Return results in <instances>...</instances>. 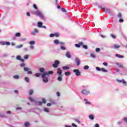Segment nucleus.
<instances>
[{
    "instance_id": "3",
    "label": "nucleus",
    "mask_w": 127,
    "mask_h": 127,
    "mask_svg": "<svg viewBox=\"0 0 127 127\" xmlns=\"http://www.w3.org/2000/svg\"><path fill=\"white\" fill-rule=\"evenodd\" d=\"M82 88L83 89L82 90L81 93H82L84 95H88V94H90V91L85 89L87 88V86H83Z\"/></svg>"
},
{
    "instance_id": "15",
    "label": "nucleus",
    "mask_w": 127,
    "mask_h": 127,
    "mask_svg": "<svg viewBox=\"0 0 127 127\" xmlns=\"http://www.w3.org/2000/svg\"><path fill=\"white\" fill-rule=\"evenodd\" d=\"M54 43L55 44H56V45H58V44H59V43H60L59 40H55L54 41Z\"/></svg>"
},
{
    "instance_id": "14",
    "label": "nucleus",
    "mask_w": 127,
    "mask_h": 127,
    "mask_svg": "<svg viewBox=\"0 0 127 127\" xmlns=\"http://www.w3.org/2000/svg\"><path fill=\"white\" fill-rule=\"evenodd\" d=\"M42 24H43L42 22H38V27L39 28L42 27Z\"/></svg>"
},
{
    "instance_id": "41",
    "label": "nucleus",
    "mask_w": 127,
    "mask_h": 127,
    "mask_svg": "<svg viewBox=\"0 0 127 127\" xmlns=\"http://www.w3.org/2000/svg\"><path fill=\"white\" fill-rule=\"evenodd\" d=\"M42 102H43V103L44 104H45V103H46V100H45V99L43 98V99H42Z\"/></svg>"
},
{
    "instance_id": "46",
    "label": "nucleus",
    "mask_w": 127,
    "mask_h": 127,
    "mask_svg": "<svg viewBox=\"0 0 127 127\" xmlns=\"http://www.w3.org/2000/svg\"><path fill=\"white\" fill-rule=\"evenodd\" d=\"M33 7H34V8H35V9H37V6H36V4H33Z\"/></svg>"
},
{
    "instance_id": "43",
    "label": "nucleus",
    "mask_w": 127,
    "mask_h": 127,
    "mask_svg": "<svg viewBox=\"0 0 127 127\" xmlns=\"http://www.w3.org/2000/svg\"><path fill=\"white\" fill-rule=\"evenodd\" d=\"M55 36H56V37H58V36H59V33H56L55 34Z\"/></svg>"
},
{
    "instance_id": "1",
    "label": "nucleus",
    "mask_w": 127,
    "mask_h": 127,
    "mask_svg": "<svg viewBox=\"0 0 127 127\" xmlns=\"http://www.w3.org/2000/svg\"><path fill=\"white\" fill-rule=\"evenodd\" d=\"M52 74H53V71H49L48 72L43 73L42 75L43 82H44V83H47V82H48V77H49V75Z\"/></svg>"
},
{
    "instance_id": "13",
    "label": "nucleus",
    "mask_w": 127,
    "mask_h": 127,
    "mask_svg": "<svg viewBox=\"0 0 127 127\" xmlns=\"http://www.w3.org/2000/svg\"><path fill=\"white\" fill-rule=\"evenodd\" d=\"M116 57H117L118 58H124V57L123 55H121L117 54L116 55Z\"/></svg>"
},
{
    "instance_id": "2",
    "label": "nucleus",
    "mask_w": 127,
    "mask_h": 127,
    "mask_svg": "<svg viewBox=\"0 0 127 127\" xmlns=\"http://www.w3.org/2000/svg\"><path fill=\"white\" fill-rule=\"evenodd\" d=\"M33 14H35V15H37L38 16H39V17H40L41 19H44V15H43L42 14V13H41L39 11H33Z\"/></svg>"
},
{
    "instance_id": "34",
    "label": "nucleus",
    "mask_w": 127,
    "mask_h": 127,
    "mask_svg": "<svg viewBox=\"0 0 127 127\" xmlns=\"http://www.w3.org/2000/svg\"><path fill=\"white\" fill-rule=\"evenodd\" d=\"M44 111L45 112H46V113H49V109H48V108H45L44 109Z\"/></svg>"
},
{
    "instance_id": "56",
    "label": "nucleus",
    "mask_w": 127,
    "mask_h": 127,
    "mask_svg": "<svg viewBox=\"0 0 127 127\" xmlns=\"http://www.w3.org/2000/svg\"><path fill=\"white\" fill-rule=\"evenodd\" d=\"M28 74H32V71H30V70H28Z\"/></svg>"
},
{
    "instance_id": "21",
    "label": "nucleus",
    "mask_w": 127,
    "mask_h": 127,
    "mask_svg": "<svg viewBox=\"0 0 127 127\" xmlns=\"http://www.w3.org/2000/svg\"><path fill=\"white\" fill-rule=\"evenodd\" d=\"M63 70H68V69H69V66H63Z\"/></svg>"
},
{
    "instance_id": "20",
    "label": "nucleus",
    "mask_w": 127,
    "mask_h": 127,
    "mask_svg": "<svg viewBox=\"0 0 127 127\" xmlns=\"http://www.w3.org/2000/svg\"><path fill=\"white\" fill-rule=\"evenodd\" d=\"M29 44H30V45H33V44H35V42L34 41H31L29 42Z\"/></svg>"
},
{
    "instance_id": "25",
    "label": "nucleus",
    "mask_w": 127,
    "mask_h": 127,
    "mask_svg": "<svg viewBox=\"0 0 127 127\" xmlns=\"http://www.w3.org/2000/svg\"><path fill=\"white\" fill-rule=\"evenodd\" d=\"M29 100L30 101V102H34V103H35V100H34V99H33L31 97H29Z\"/></svg>"
},
{
    "instance_id": "19",
    "label": "nucleus",
    "mask_w": 127,
    "mask_h": 127,
    "mask_svg": "<svg viewBox=\"0 0 127 127\" xmlns=\"http://www.w3.org/2000/svg\"><path fill=\"white\" fill-rule=\"evenodd\" d=\"M29 70H30V68H28L26 67H24V70L25 71V72H27L28 71H29Z\"/></svg>"
},
{
    "instance_id": "55",
    "label": "nucleus",
    "mask_w": 127,
    "mask_h": 127,
    "mask_svg": "<svg viewBox=\"0 0 127 127\" xmlns=\"http://www.w3.org/2000/svg\"><path fill=\"white\" fill-rule=\"evenodd\" d=\"M38 104L39 106H41V105H42V102H41V101H39L38 102Z\"/></svg>"
},
{
    "instance_id": "8",
    "label": "nucleus",
    "mask_w": 127,
    "mask_h": 127,
    "mask_svg": "<svg viewBox=\"0 0 127 127\" xmlns=\"http://www.w3.org/2000/svg\"><path fill=\"white\" fill-rule=\"evenodd\" d=\"M65 56H66V57H67V58H71V53L69 51L66 53Z\"/></svg>"
},
{
    "instance_id": "63",
    "label": "nucleus",
    "mask_w": 127,
    "mask_h": 127,
    "mask_svg": "<svg viewBox=\"0 0 127 127\" xmlns=\"http://www.w3.org/2000/svg\"><path fill=\"white\" fill-rule=\"evenodd\" d=\"M75 122H76L77 123H78V124H80V121H79V120H77V119H75Z\"/></svg>"
},
{
    "instance_id": "60",
    "label": "nucleus",
    "mask_w": 127,
    "mask_h": 127,
    "mask_svg": "<svg viewBox=\"0 0 127 127\" xmlns=\"http://www.w3.org/2000/svg\"><path fill=\"white\" fill-rule=\"evenodd\" d=\"M103 64L104 65V66H108V63H103Z\"/></svg>"
},
{
    "instance_id": "22",
    "label": "nucleus",
    "mask_w": 127,
    "mask_h": 127,
    "mask_svg": "<svg viewBox=\"0 0 127 127\" xmlns=\"http://www.w3.org/2000/svg\"><path fill=\"white\" fill-rule=\"evenodd\" d=\"M25 127H29V122H26L25 123Z\"/></svg>"
},
{
    "instance_id": "40",
    "label": "nucleus",
    "mask_w": 127,
    "mask_h": 127,
    "mask_svg": "<svg viewBox=\"0 0 127 127\" xmlns=\"http://www.w3.org/2000/svg\"><path fill=\"white\" fill-rule=\"evenodd\" d=\"M20 66H21V67H25V64L22 63V64H21Z\"/></svg>"
},
{
    "instance_id": "64",
    "label": "nucleus",
    "mask_w": 127,
    "mask_h": 127,
    "mask_svg": "<svg viewBox=\"0 0 127 127\" xmlns=\"http://www.w3.org/2000/svg\"><path fill=\"white\" fill-rule=\"evenodd\" d=\"M95 127H100V126L99 125V124H97L95 125Z\"/></svg>"
},
{
    "instance_id": "49",
    "label": "nucleus",
    "mask_w": 127,
    "mask_h": 127,
    "mask_svg": "<svg viewBox=\"0 0 127 127\" xmlns=\"http://www.w3.org/2000/svg\"><path fill=\"white\" fill-rule=\"evenodd\" d=\"M50 37H54L55 36V35L54 34H51L50 35Z\"/></svg>"
},
{
    "instance_id": "51",
    "label": "nucleus",
    "mask_w": 127,
    "mask_h": 127,
    "mask_svg": "<svg viewBox=\"0 0 127 127\" xmlns=\"http://www.w3.org/2000/svg\"><path fill=\"white\" fill-rule=\"evenodd\" d=\"M118 17H119L120 18H121V17H122V14L121 13H119L118 15Z\"/></svg>"
},
{
    "instance_id": "27",
    "label": "nucleus",
    "mask_w": 127,
    "mask_h": 127,
    "mask_svg": "<svg viewBox=\"0 0 127 127\" xmlns=\"http://www.w3.org/2000/svg\"><path fill=\"white\" fill-rule=\"evenodd\" d=\"M58 81H62V76H59V77H58Z\"/></svg>"
},
{
    "instance_id": "48",
    "label": "nucleus",
    "mask_w": 127,
    "mask_h": 127,
    "mask_svg": "<svg viewBox=\"0 0 127 127\" xmlns=\"http://www.w3.org/2000/svg\"><path fill=\"white\" fill-rule=\"evenodd\" d=\"M96 69L98 70V71H101V68L99 67H96Z\"/></svg>"
},
{
    "instance_id": "39",
    "label": "nucleus",
    "mask_w": 127,
    "mask_h": 127,
    "mask_svg": "<svg viewBox=\"0 0 127 127\" xmlns=\"http://www.w3.org/2000/svg\"><path fill=\"white\" fill-rule=\"evenodd\" d=\"M101 71H102V72H108V71L106 69H105V68H101Z\"/></svg>"
},
{
    "instance_id": "4",
    "label": "nucleus",
    "mask_w": 127,
    "mask_h": 127,
    "mask_svg": "<svg viewBox=\"0 0 127 127\" xmlns=\"http://www.w3.org/2000/svg\"><path fill=\"white\" fill-rule=\"evenodd\" d=\"M74 73H75V75L78 76H80L81 75V72H80V70L78 69H75L73 70Z\"/></svg>"
},
{
    "instance_id": "52",
    "label": "nucleus",
    "mask_w": 127,
    "mask_h": 127,
    "mask_svg": "<svg viewBox=\"0 0 127 127\" xmlns=\"http://www.w3.org/2000/svg\"><path fill=\"white\" fill-rule=\"evenodd\" d=\"M75 47H77V48H79V47H80V44H76L75 45Z\"/></svg>"
},
{
    "instance_id": "36",
    "label": "nucleus",
    "mask_w": 127,
    "mask_h": 127,
    "mask_svg": "<svg viewBox=\"0 0 127 127\" xmlns=\"http://www.w3.org/2000/svg\"><path fill=\"white\" fill-rule=\"evenodd\" d=\"M29 56H28V55H25L24 57V59H28V57Z\"/></svg>"
},
{
    "instance_id": "62",
    "label": "nucleus",
    "mask_w": 127,
    "mask_h": 127,
    "mask_svg": "<svg viewBox=\"0 0 127 127\" xmlns=\"http://www.w3.org/2000/svg\"><path fill=\"white\" fill-rule=\"evenodd\" d=\"M23 50H24V51H27L28 50V49L27 48H24L23 49Z\"/></svg>"
},
{
    "instance_id": "17",
    "label": "nucleus",
    "mask_w": 127,
    "mask_h": 127,
    "mask_svg": "<svg viewBox=\"0 0 127 127\" xmlns=\"http://www.w3.org/2000/svg\"><path fill=\"white\" fill-rule=\"evenodd\" d=\"M64 74L65 76H69V75H71V72L70 71H66L64 72Z\"/></svg>"
},
{
    "instance_id": "61",
    "label": "nucleus",
    "mask_w": 127,
    "mask_h": 127,
    "mask_svg": "<svg viewBox=\"0 0 127 127\" xmlns=\"http://www.w3.org/2000/svg\"><path fill=\"white\" fill-rule=\"evenodd\" d=\"M124 122H126V123H127V118H125L124 119Z\"/></svg>"
},
{
    "instance_id": "33",
    "label": "nucleus",
    "mask_w": 127,
    "mask_h": 127,
    "mask_svg": "<svg viewBox=\"0 0 127 127\" xmlns=\"http://www.w3.org/2000/svg\"><path fill=\"white\" fill-rule=\"evenodd\" d=\"M15 36L16 37H19V36H20V33H17L15 34Z\"/></svg>"
},
{
    "instance_id": "9",
    "label": "nucleus",
    "mask_w": 127,
    "mask_h": 127,
    "mask_svg": "<svg viewBox=\"0 0 127 127\" xmlns=\"http://www.w3.org/2000/svg\"><path fill=\"white\" fill-rule=\"evenodd\" d=\"M57 74L59 75V76H62V70L60 68H58L57 70Z\"/></svg>"
},
{
    "instance_id": "24",
    "label": "nucleus",
    "mask_w": 127,
    "mask_h": 127,
    "mask_svg": "<svg viewBox=\"0 0 127 127\" xmlns=\"http://www.w3.org/2000/svg\"><path fill=\"white\" fill-rule=\"evenodd\" d=\"M25 81L26 82H27V83L29 82V78L28 77H26L25 78Z\"/></svg>"
},
{
    "instance_id": "47",
    "label": "nucleus",
    "mask_w": 127,
    "mask_h": 127,
    "mask_svg": "<svg viewBox=\"0 0 127 127\" xmlns=\"http://www.w3.org/2000/svg\"><path fill=\"white\" fill-rule=\"evenodd\" d=\"M83 47L84 48V49H88V46H87V45H83Z\"/></svg>"
},
{
    "instance_id": "42",
    "label": "nucleus",
    "mask_w": 127,
    "mask_h": 127,
    "mask_svg": "<svg viewBox=\"0 0 127 127\" xmlns=\"http://www.w3.org/2000/svg\"><path fill=\"white\" fill-rule=\"evenodd\" d=\"M59 44H61V45H65V43L60 42Z\"/></svg>"
},
{
    "instance_id": "50",
    "label": "nucleus",
    "mask_w": 127,
    "mask_h": 127,
    "mask_svg": "<svg viewBox=\"0 0 127 127\" xmlns=\"http://www.w3.org/2000/svg\"><path fill=\"white\" fill-rule=\"evenodd\" d=\"M5 116L4 114H0V118H4Z\"/></svg>"
},
{
    "instance_id": "37",
    "label": "nucleus",
    "mask_w": 127,
    "mask_h": 127,
    "mask_svg": "<svg viewBox=\"0 0 127 127\" xmlns=\"http://www.w3.org/2000/svg\"><path fill=\"white\" fill-rule=\"evenodd\" d=\"M16 59H17V60H20V59H21L20 56H17L16 57Z\"/></svg>"
},
{
    "instance_id": "11",
    "label": "nucleus",
    "mask_w": 127,
    "mask_h": 127,
    "mask_svg": "<svg viewBox=\"0 0 127 127\" xmlns=\"http://www.w3.org/2000/svg\"><path fill=\"white\" fill-rule=\"evenodd\" d=\"M120 47H121V46L120 45H114L113 46V48H114L115 49H119V48H120Z\"/></svg>"
},
{
    "instance_id": "44",
    "label": "nucleus",
    "mask_w": 127,
    "mask_h": 127,
    "mask_svg": "<svg viewBox=\"0 0 127 127\" xmlns=\"http://www.w3.org/2000/svg\"><path fill=\"white\" fill-rule=\"evenodd\" d=\"M5 45L7 46L10 45V43L9 42H6Z\"/></svg>"
},
{
    "instance_id": "16",
    "label": "nucleus",
    "mask_w": 127,
    "mask_h": 127,
    "mask_svg": "<svg viewBox=\"0 0 127 127\" xmlns=\"http://www.w3.org/2000/svg\"><path fill=\"white\" fill-rule=\"evenodd\" d=\"M118 82H119V83H123V84H126V81H125V80L122 79L121 80H117Z\"/></svg>"
},
{
    "instance_id": "26",
    "label": "nucleus",
    "mask_w": 127,
    "mask_h": 127,
    "mask_svg": "<svg viewBox=\"0 0 127 127\" xmlns=\"http://www.w3.org/2000/svg\"><path fill=\"white\" fill-rule=\"evenodd\" d=\"M29 95H32L33 94V90L31 89L29 91Z\"/></svg>"
},
{
    "instance_id": "32",
    "label": "nucleus",
    "mask_w": 127,
    "mask_h": 127,
    "mask_svg": "<svg viewBox=\"0 0 127 127\" xmlns=\"http://www.w3.org/2000/svg\"><path fill=\"white\" fill-rule=\"evenodd\" d=\"M91 57H92V58H96V55H95V54H91Z\"/></svg>"
},
{
    "instance_id": "6",
    "label": "nucleus",
    "mask_w": 127,
    "mask_h": 127,
    "mask_svg": "<svg viewBox=\"0 0 127 127\" xmlns=\"http://www.w3.org/2000/svg\"><path fill=\"white\" fill-rule=\"evenodd\" d=\"M75 61L76 63L77 66H79V65H80V59L78 58H75Z\"/></svg>"
},
{
    "instance_id": "10",
    "label": "nucleus",
    "mask_w": 127,
    "mask_h": 127,
    "mask_svg": "<svg viewBox=\"0 0 127 127\" xmlns=\"http://www.w3.org/2000/svg\"><path fill=\"white\" fill-rule=\"evenodd\" d=\"M103 9L105 11V12H107V13H111V10H110L109 9L103 8Z\"/></svg>"
},
{
    "instance_id": "23",
    "label": "nucleus",
    "mask_w": 127,
    "mask_h": 127,
    "mask_svg": "<svg viewBox=\"0 0 127 127\" xmlns=\"http://www.w3.org/2000/svg\"><path fill=\"white\" fill-rule=\"evenodd\" d=\"M89 118L90 120H94V116L93 115H89Z\"/></svg>"
},
{
    "instance_id": "31",
    "label": "nucleus",
    "mask_w": 127,
    "mask_h": 127,
    "mask_svg": "<svg viewBox=\"0 0 127 127\" xmlns=\"http://www.w3.org/2000/svg\"><path fill=\"white\" fill-rule=\"evenodd\" d=\"M88 69H89V66H88V65L84 66V70H88Z\"/></svg>"
},
{
    "instance_id": "29",
    "label": "nucleus",
    "mask_w": 127,
    "mask_h": 127,
    "mask_svg": "<svg viewBox=\"0 0 127 127\" xmlns=\"http://www.w3.org/2000/svg\"><path fill=\"white\" fill-rule=\"evenodd\" d=\"M5 43L6 42L1 41L0 42V44H1V45H5Z\"/></svg>"
},
{
    "instance_id": "54",
    "label": "nucleus",
    "mask_w": 127,
    "mask_h": 127,
    "mask_svg": "<svg viewBox=\"0 0 127 127\" xmlns=\"http://www.w3.org/2000/svg\"><path fill=\"white\" fill-rule=\"evenodd\" d=\"M111 36L112 37V38H116V36H115V35L111 34Z\"/></svg>"
},
{
    "instance_id": "35",
    "label": "nucleus",
    "mask_w": 127,
    "mask_h": 127,
    "mask_svg": "<svg viewBox=\"0 0 127 127\" xmlns=\"http://www.w3.org/2000/svg\"><path fill=\"white\" fill-rule=\"evenodd\" d=\"M13 78H14V79H19V76L17 75H14L13 76Z\"/></svg>"
},
{
    "instance_id": "28",
    "label": "nucleus",
    "mask_w": 127,
    "mask_h": 127,
    "mask_svg": "<svg viewBox=\"0 0 127 127\" xmlns=\"http://www.w3.org/2000/svg\"><path fill=\"white\" fill-rule=\"evenodd\" d=\"M22 46H23V45H19L18 46H17L15 47L16 48H21V47H22Z\"/></svg>"
},
{
    "instance_id": "5",
    "label": "nucleus",
    "mask_w": 127,
    "mask_h": 127,
    "mask_svg": "<svg viewBox=\"0 0 127 127\" xmlns=\"http://www.w3.org/2000/svg\"><path fill=\"white\" fill-rule=\"evenodd\" d=\"M59 64H60V62H59V61L56 60L55 61V64H53V66L54 68H57V67H58V65H59Z\"/></svg>"
},
{
    "instance_id": "59",
    "label": "nucleus",
    "mask_w": 127,
    "mask_h": 127,
    "mask_svg": "<svg viewBox=\"0 0 127 127\" xmlns=\"http://www.w3.org/2000/svg\"><path fill=\"white\" fill-rule=\"evenodd\" d=\"M100 48H96V52H99V51H100Z\"/></svg>"
},
{
    "instance_id": "53",
    "label": "nucleus",
    "mask_w": 127,
    "mask_h": 127,
    "mask_svg": "<svg viewBox=\"0 0 127 127\" xmlns=\"http://www.w3.org/2000/svg\"><path fill=\"white\" fill-rule=\"evenodd\" d=\"M72 126L73 127H77V125H76L75 124H74V123H72Z\"/></svg>"
},
{
    "instance_id": "38",
    "label": "nucleus",
    "mask_w": 127,
    "mask_h": 127,
    "mask_svg": "<svg viewBox=\"0 0 127 127\" xmlns=\"http://www.w3.org/2000/svg\"><path fill=\"white\" fill-rule=\"evenodd\" d=\"M40 73H36L35 74V76H36V77H40Z\"/></svg>"
},
{
    "instance_id": "18",
    "label": "nucleus",
    "mask_w": 127,
    "mask_h": 127,
    "mask_svg": "<svg viewBox=\"0 0 127 127\" xmlns=\"http://www.w3.org/2000/svg\"><path fill=\"white\" fill-rule=\"evenodd\" d=\"M45 70V69L43 68H40V69H39V71H40V72H41V73H43L44 72Z\"/></svg>"
},
{
    "instance_id": "57",
    "label": "nucleus",
    "mask_w": 127,
    "mask_h": 127,
    "mask_svg": "<svg viewBox=\"0 0 127 127\" xmlns=\"http://www.w3.org/2000/svg\"><path fill=\"white\" fill-rule=\"evenodd\" d=\"M30 48L31 49H34V46H33V45H31Z\"/></svg>"
},
{
    "instance_id": "58",
    "label": "nucleus",
    "mask_w": 127,
    "mask_h": 127,
    "mask_svg": "<svg viewBox=\"0 0 127 127\" xmlns=\"http://www.w3.org/2000/svg\"><path fill=\"white\" fill-rule=\"evenodd\" d=\"M119 22H124V19H120Z\"/></svg>"
},
{
    "instance_id": "45",
    "label": "nucleus",
    "mask_w": 127,
    "mask_h": 127,
    "mask_svg": "<svg viewBox=\"0 0 127 127\" xmlns=\"http://www.w3.org/2000/svg\"><path fill=\"white\" fill-rule=\"evenodd\" d=\"M62 11H63V12H66V9H65L64 8H62Z\"/></svg>"
},
{
    "instance_id": "12",
    "label": "nucleus",
    "mask_w": 127,
    "mask_h": 127,
    "mask_svg": "<svg viewBox=\"0 0 127 127\" xmlns=\"http://www.w3.org/2000/svg\"><path fill=\"white\" fill-rule=\"evenodd\" d=\"M117 65L118 67H119V68H124V66L123 65V64H121V63H117Z\"/></svg>"
},
{
    "instance_id": "7",
    "label": "nucleus",
    "mask_w": 127,
    "mask_h": 127,
    "mask_svg": "<svg viewBox=\"0 0 127 127\" xmlns=\"http://www.w3.org/2000/svg\"><path fill=\"white\" fill-rule=\"evenodd\" d=\"M38 29H34V30L31 32L32 35H36V33H38Z\"/></svg>"
},
{
    "instance_id": "30",
    "label": "nucleus",
    "mask_w": 127,
    "mask_h": 127,
    "mask_svg": "<svg viewBox=\"0 0 127 127\" xmlns=\"http://www.w3.org/2000/svg\"><path fill=\"white\" fill-rule=\"evenodd\" d=\"M61 49L62 50H66V47H65L64 46H61Z\"/></svg>"
}]
</instances>
